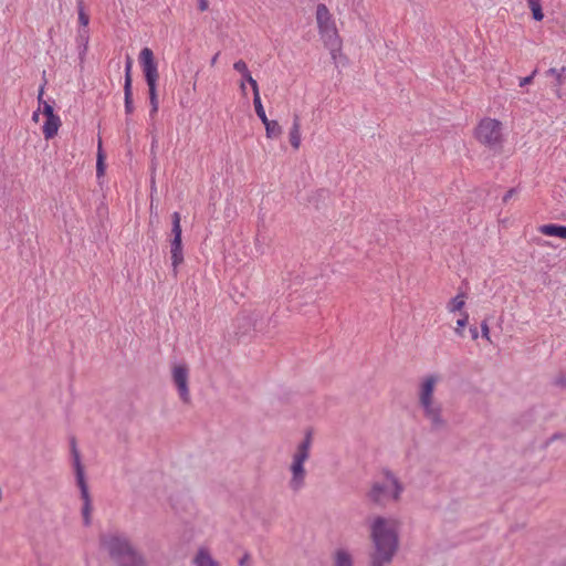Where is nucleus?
Here are the masks:
<instances>
[{"mask_svg": "<svg viewBox=\"0 0 566 566\" xmlns=\"http://www.w3.org/2000/svg\"><path fill=\"white\" fill-rule=\"evenodd\" d=\"M399 522L394 517L377 516L370 525L373 552L368 566H389L399 548Z\"/></svg>", "mask_w": 566, "mask_h": 566, "instance_id": "obj_1", "label": "nucleus"}, {"mask_svg": "<svg viewBox=\"0 0 566 566\" xmlns=\"http://www.w3.org/2000/svg\"><path fill=\"white\" fill-rule=\"evenodd\" d=\"M99 543L117 566H148L146 558L133 546L125 534H103Z\"/></svg>", "mask_w": 566, "mask_h": 566, "instance_id": "obj_2", "label": "nucleus"}, {"mask_svg": "<svg viewBox=\"0 0 566 566\" xmlns=\"http://www.w3.org/2000/svg\"><path fill=\"white\" fill-rule=\"evenodd\" d=\"M405 488L398 478L389 470L384 471V480L375 481L367 494L368 499L379 506L398 502Z\"/></svg>", "mask_w": 566, "mask_h": 566, "instance_id": "obj_3", "label": "nucleus"}, {"mask_svg": "<svg viewBox=\"0 0 566 566\" xmlns=\"http://www.w3.org/2000/svg\"><path fill=\"white\" fill-rule=\"evenodd\" d=\"M312 446V433L306 432L304 439L298 443L290 465L291 479L289 488L291 491L297 493L305 486L306 470L305 462L310 458V450Z\"/></svg>", "mask_w": 566, "mask_h": 566, "instance_id": "obj_4", "label": "nucleus"}, {"mask_svg": "<svg viewBox=\"0 0 566 566\" xmlns=\"http://www.w3.org/2000/svg\"><path fill=\"white\" fill-rule=\"evenodd\" d=\"M71 452H72L73 467H74L75 476H76V484L81 491V499L83 500V507H82L83 522H84V525L88 526L91 524V511H92L91 496H90L87 483L85 481L84 468L81 463V455L76 448V442H75L74 438H72V440H71Z\"/></svg>", "mask_w": 566, "mask_h": 566, "instance_id": "obj_5", "label": "nucleus"}, {"mask_svg": "<svg viewBox=\"0 0 566 566\" xmlns=\"http://www.w3.org/2000/svg\"><path fill=\"white\" fill-rule=\"evenodd\" d=\"M316 21L321 35L325 39L326 43L331 46H338V34L335 22L332 19L329 10L323 3L316 7Z\"/></svg>", "mask_w": 566, "mask_h": 566, "instance_id": "obj_6", "label": "nucleus"}, {"mask_svg": "<svg viewBox=\"0 0 566 566\" xmlns=\"http://www.w3.org/2000/svg\"><path fill=\"white\" fill-rule=\"evenodd\" d=\"M475 135L480 143L489 147H496L502 142L501 123L496 119L485 118L480 122Z\"/></svg>", "mask_w": 566, "mask_h": 566, "instance_id": "obj_7", "label": "nucleus"}, {"mask_svg": "<svg viewBox=\"0 0 566 566\" xmlns=\"http://www.w3.org/2000/svg\"><path fill=\"white\" fill-rule=\"evenodd\" d=\"M419 405L422 409L423 417L430 422L432 430L438 431L446 427L447 422L442 416V407L438 400L422 401L419 402Z\"/></svg>", "mask_w": 566, "mask_h": 566, "instance_id": "obj_8", "label": "nucleus"}, {"mask_svg": "<svg viewBox=\"0 0 566 566\" xmlns=\"http://www.w3.org/2000/svg\"><path fill=\"white\" fill-rule=\"evenodd\" d=\"M139 62L147 86H157L158 69L157 63L154 60V53L149 48H144L140 51Z\"/></svg>", "mask_w": 566, "mask_h": 566, "instance_id": "obj_9", "label": "nucleus"}, {"mask_svg": "<svg viewBox=\"0 0 566 566\" xmlns=\"http://www.w3.org/2000/svg\"><path fill=\"white\" fill-rule=\"evenodd\" d=\"M188 378V368L185 365H177L172 368L174 384L177 387L180 399L186 403L190 401Z\"/></svg>", "mask_w": 566, "mask_h": 566, "instance_id": "obj_10", "label": "nucleus"}, {"mask_svg": "<svg viewBox=\"0 0 566 566\" xmlns=\"http://www.w3.org/2000/svg\"><path fill=\"white\" fill-rule=\"evenodd\" d=\"M438 382V377L434 375L426 376L419 387V402L428 401L434 399L433 392L436 385Z\"/></svg>", "mask_w": 566, "mask_h": 566, "instance_id": "obj_11", "label": "nucleus"}, {"mask_svg": "<svg viewBox=\"0 0 566 566\" xmlns=\"http://www.w3.org/2000/svg\"><path fill=\"white\" fill-rule=\"evenodd\" d=\"M333 566H355L352 552L346 547H338L332 554Z\"/></svg>", "mask_w": 566, "mask_h": 566, "instance_id": "obj_12", "label": "nucleus"}, {"mask_svg": "<svg viewBox=\"0 0 566 566\" xmlns=\"http://www.w3.org/2000/svg\"><path fill=\"white\" fill-rule=\"evenodd\" d=\"M170 254H171V265L174 268V273L176 275L177 268L184 262L181 239H172L170 241Z\"/></svg>", "mask_w": 566, "mask_h": 566, "instance_id": "obj_13", "label": "nucleus"}, {"mask_svg": "<svg viewBox=\"0 0 566 566\" xmlns=\"http://www.w3.org/2000/svg\"><path fill=\"white\" fill-rule=\"evenodd\" d=\"M195 566H221L219 562H217L209 551L205 547H201L198 549L195 558H193Z\"/></svg>", "mask_w": 566, "mask_h": 566, "instance_id": "obj_14", "label": "nucleus"}, {"mask_svg": "<svg viewBox=\"0 0 566 566\" xmlns=\"http://www.w3.org/2000/svg\"><path fill=\"white\" fill-rule=\"evenodd\" d=\"M60 126H61V119L57 115L46 117V120L43 125V135H44L45 139L53 138L57 134Z\"/></svg>", "mask_w": 566, "mask_h": 566, "instance_id": "obj_15", "label": "nucleus"}, {"mask_svg": "<svg viewBox=\"0 0 566 566\" xmlns=\"http://www.w3.org/2000/svg\"><path fill=\"white\" fill-rule=\"evenodd\" d=\"M290 143L295 149H297L301 145V122L297 114L294 115L293 124L290 129Z\"/></svg>", "mask_w": 566, "mask_h": 566, "instance_id": "obj_16", "label": "nucleus"}, {"mask_svg": "<svg viewBox=\"0 0 566 566\" xmlns=\"http://www.w3.org/2000/svg\"><path fill=\"white\" fill-rule=\"evenodd\" d=\"M539 232L549 235V237H558L562 239H566V226L560 224H544L539 228Z\"/></svg>", "mask_w": 566, "mask_h": 566, "instance_id": "obj_17", "label": "nucleus"}, {"mask_svg": "<svg viewBox=\"0 0 566 566\" xmlns=\"http://www.w3.org/2000/svg\"><path fill=\"white\" fill-rule=\"evenodd\" d=\"M263 124L265 126L266 136L269 138H276L281 135L282 128L276 120L266 119V122H263Z\"/></svg>", "mask_w": 566, "mask_h": 566, "instance_id": "obj_18", "label": "nucleus"}, {"mask_svg": "<svg viewBox=\"0 0 566 566\" xmlns=\"http://www.w3.org/2000/svg\"><path fill=\"white\" fill-rule=\"evenodd\" d=\"M528 8L532 11L533 19L536 21H542L544 18L541 0H527Z\"/></svg>", "mask_w": 566, "mask_h": 566, "instance_id": "obj_19", "label": "nucleus"}, {"mask_svg": "<svg viewBox=\"0 0 566 566\" xmlns=\"http://www.w3.org/2000/svg\"><path fill=\"white\" fill-rule=\"evenodd\" d=\"M180 214L179 212H174L171 216V233L172 239H181V226H180Z\"/></svg>", "mask_w": 566, "mask_h": 566, "instance_id": "obj_20", "label": "nucleus"}, {"mask_svg": "<svg viewBox=\"0 0 566 566\" xmlns=\"http://www.w3.org/2000/svg\"><path fill=\"white\" fill-rule=\"evenodd\" d=\"M43 92H44V87L41 86L39 95H38V102L40 105H42V112L45 117L55 116L52 105H50L48 102H45L43 99Z\"/></svg>", "mask_w": 566, "mask_h": 566, "instance_id": "obj_21", "label": "nucleus"}, {"mask_svg": "<svg viewBox=\"0 0 566 566\" xmlns=\"http://www.w3.org/2000/svg\"><path fill=\"white\" fill-rule=\"evenodd\" d=\"M90 40L88 29H78L76 42L80 48H82V52L84 53L87 50V44Z\"/></svg>", "mask_w": 566, "mask_h": 566, "instance_id": "obj_22", "label": "nucleus"}, {"mask_svg": "<svg viewBox=\"0 0 566 566\" xmlns=\"http://www.w3.org/2000/svg\"><path fill=\"white\" fill-rule=\"evenodd\" d=\"M564 85H566V66L559 69L558 75L553 84V88L557 95H559V91Z\"/></svg>", "mask_w": 566, "mask_h": 566, "instance_id": "obj_23", "label": "nucleus"}, {"mask_svg": "<svg viewBox=\"0 0 566 566\" xmlns=\"http://www.w3.org/2000/svg\"><path fill=\"white\" fill-rule=\"evenodd\" d=\"M124 106H125V113L127 115L133 114V112H134L133 88H124Z\"/></svg>", "mask_w": 566, "mask_h": 566, "instance_id": "obj_24", "label": "nucleus"}, {"mask_svg": "<svg viewBox=\"0 0 566 566\" xmlns=\"http://www.w3.org/2000/svg\"><path fill=\"white\" fill-rule=\"evenodd\" d=\"M253 105L255 108V113H256L258 117L261 119V122L262 123L266 122V119H269V118L266 117L265 111L263 108L260 94L253 95Z\"/></svg>", "mask_w": 566, "mask_h": 566, "instance_id": "obj_25", "label": "nucleus"}, {"mask_svg": "<svg viewBox=\"0 0 566 566\" xmlns=\"http://www.w3.org/2000/svg\"><path fill=\"white\" fill-rule=\"evenodd\" d=\"M77 12H78V22L81 24V29H87V25L90 23V17L84 11V4L82 0H78L77 2Z\"/></svg>", "mask_w": 566, "mask_h": 566, "instance_id": "obj_26", "label": "nucleus"}, {"mask_svg": "<svg viewBox=\"0 0 566 566\" xmlns=\"http://www.w3.org/2000/svg\"><path fill=\"white\" fill-rule=\"evenodd\" d=\"M464 304H465L464 296L459 294L450 301V303L448 304L447 307H448L449 312H457V311H461L462 307L464 306Z\"/></svg>", "mask_w": 566, "mask_h": 566, "instance_id": "obj_27", "label": "nucleus"}, {"mask_svg": "<svg viewBox=\"0 0 566 566\" xmlns=\"http://www.w3.org/2000/svg\"><path fill=\"white\" fill-rule=\"evenodd\" d=\"M132 67H133V61L129 56H127L125 62V82H124V88H132Z\"/></svg>", "mask_w": 566, "mask_h": 566, "instance_id": "obj_28", "label": "nucleus"}, {"mask_svg": "<svg viewBox=\"0 0 566 566\" xmlns=\"http://www.w3.org/2000/svg\"><path fill=\"white\" fill-rule=\"evenodd\" d=\"M242 77H243L244 81H247L251 85L252 91H253V95L260 94L259 93V85H258L256 81L252 77L250 71L247 72V74H244Z\"/></svg>", "mask_w": 566, "mask_h": 566, "instance_id": "obj_29", "label": "nucleus"}, {"mask_svg": "<svg viewBox=\"0 0 566 566\" xmlns=\"http://www.w3.org/2000/svg\"><path fill=\"white\" fill-rule=\"evenodd\" d=\"M149 91V102L150 106H159L158 96H157V86H148Z\"/></svg>", "mask_w": 566, "mask_h": 566, "instance_id": "obj_30", "label": "nucleus"}, {"mask_svg": "<svg viewBox=\"0 0 566 566\" xmlns=\"http://www.w3.org/2000/svg\"><path fill=\"white\" fill-rule=\"evenodd\" d=\"M468 319H469V315H468V313H463V314H462V318L458 319V322H457V328H455V333H457L458 335L463 336V331H462V328L467 325Z\"/></svg>", "mask_w": 566, "mask_h": 566, "instance_id": "obj_31", "label": "nucleus"}, {"mask_svg": "<svg viewBox=\"0 0 566 566\" xmlns=\"http://www.w3.org/2000/svg\"><path fill=\"white\" fill-rule=\"evenodd\" d=\"M233 69H234L237 72L241 73V74H242V76H243L244 74H247V72H249L248 66H247V63H245L243 60H239V61H237V62L233 64Z\"/></svg>", "mask_w": 566, "mask_h": 566, "instance_id": "obj_32", "label": "nucleus"}, {"mask_svg": "<svg viewBox=\"0 0 566 566\" xmlns=\"http://www.w3.org/2000/svg\"><path fill=\"white\" fill-rule=\"evenodd\" d=\"M536 74H537V70L535 69V70L532 72V74H531V75H528V76H526V77H522V78L520 80V86H521V87H524V86H526V85L531 84V83L533 82L534 76H535Z\"/></svg>", "mask_w": 566, "mask_h": 566, "instance_id": "obj_33", "label": "nucleus"}, {"mask_svg": "<svg viewBox=\"0 0 566 566\" xmlns=\"http://www.w3.org/2000/svg\"><path fill=\"white\" fill-rule=\"evenodd\" d=\"M482 337L490 340V328L486 321L481 323Z\"/></svg>", "mask_w": 566, "mask_h": 566, "instance_id": "obj_34", "label": "nucleus"}, {"mask_svg": "<svg viewBox=\"0 0 566 566\" xmlns=\"http://www.w3.org/2000/svg\"><path fill=\"white\" fill-rule=\"evenodd\" d=\"M96 170L97 175L104 174V164H103V156L101 153H98L97 163H96Z\"/></svg>", "mask_w": 566, "mask_h": 566, "instance_id": "obj_35", "label": "nucleus"}, {"mask_svg": "<svg viewBox=\"0 0 566 566\" xmlns=\"http://www.w3.org/2000/svg\"><path fill=\"white\" fill-rule=\"evenodd\" d=\"M240 566H250L251 565V557L249 553H245L240 559H239Z\"/></svg>", "mask_w": 566, "mask_h": 566, "instance_id": "obj_36", "label": "nucleus"}, {"mask_svg": "<svg viewBox=\"0 0 566 566\" xmlns=\"http://www.w3.org/2000/svg\"><path fill=\"white\" fill-rule=\"evenodd\" d=\"M558 71H559V69L551 67L549 70H547V71L545 72V76H546V77L552 76V77H554V80H555V78L557 77V75H558Z\"/></svg>", "mask_w": 566, "mask_h": 566, "instance_id": "obj_37", "label": "nucleus"}, {"mask_svg": "<svg viewBox=\"0 0 566 566\" xmlns=\"http://www.w3.org/2000/svg\"><path fill=\"white\" fill-rule=\"evenodd\" d=\"M517 192L516 188L510 189L503 197V202H507L515 193Z\"/></svg>", "mask_w": 566, "mask_h": 566, "instance_id": "obj_38", "label": "nucleus"}, {"mask_svg": "<svg viewBox=\"0 0 566 566\" xmlns=\"http://www.w3.org/2000/svg\"><path fill=\"white\" fill-rule=\"evenodd\" d=\"M198 2H199L198 8L200 11L203 12V11L208 10V7H209L208 0H198Z\"/></svg>", "mask_w": 566, "mask_h": 566, "instance_id": "obj_39", "label": "nucleus"}, {"mask_svg": "<svg viewBox=\"0 0 566 566\" xmlns=\"http://www.w3.org/2000/svg\"><path fill=\"white\" fill-rule=\"evenodd\" d=\"M470 334H471V337L472 339H478L479 337V332H478V328L475 326H471L470 327Z\"/></svg>", "mask_w": 566, "mask_h": 566, "instance_id": "obj_40", "label": "nucleus"}, {"mask_svg": "<svg viewBox=\"0 0 566 566\" xmlns=\"http://www.w3.org/2000/svg\"><path fill=\"white\" fill-rule=\"evenodd\" d=\"M556 385L558 386H562V387H565L566 386V377L565 376H560L556 379Z\"/></svg>", "mask_w": 566, "mask_h": 566, "instance_id": "obj_41", "label": "nucleus"}, {"mask_svg": "<svg viewBox=\"0 0 566 566\" xmlns=\"http://www.w3.org/2000/svg\"><path fill=\"white\" fill-rule=\"evenodd\" d=\"M158 107H159V106H156V107L154 108V106H150L149 115H150V117H151V118H153V117L156 115V113L158 112Z\"/></svg>", "mask_w": 566, "mask_h": 566, "instance_id": "obj_42", "label": "nucleus"}, {"mask_svg": "<svg viewBox=\"0 0 566 566\" xmlns=\"http://www.w3.org/2000/svg\"><path fill=\"white\" fill-rule=\"evenodd\" d=\"M39 113H40V108L38 111H35L33 114H32V119L34 122H38L39 120Z\"/></svg>", "mask_w": 566, "mask_h": 566, "instance_id": "obj_43", "label": "nucleus"}, {"mask_svg": "<svg viewBox=\"0 0 566 566\" xmlns=\"http://www.w3.org/2000/svg\"><path fill=\"white\" fill-rule=\"evenodd\" d=\"M218 57H219V53H216V54L212 56V59H211V62H210V63H211V65H214V64L217 63Z\"/></svg>", "mask_w": 566, "mask_h": 566, "instance_id": "obj_44", "label": "nucleus"}, {"mask_svg": "<svg viewBox=\"0 0 566 566\" xmlns=\"http://www.w3.org/2000/svg\"><path fill=\"white\" fill-rule=\"evenodd\" d=\"M562 437H563L562 434H559V433H555V434L551 438V440H556V439H559V438H562Z\"/></svg>", "mask_w": 566, "mask_h": 566, "instance_id": "obj_45", "label": "nucleus"}, {"mask_svg": "<svg viewBox=\"0 0 566 566\" xmlns=\"http://www.w3.org/2000/svg\"><path fill=\"white\" fill-rule=\"evenodd\" d=\"M354 3L357 2V4H360L361 3V0H353Z\"/></svg>", "mask_w": 566, "mask_h": 566, "instance_id": "obj_46", "label": "nucleus"}, {"mask_svg": "<svg viewBox=\"0 0 566 566\" xmlns=\"http://www.w3.org/2000/svg\"><path fill=\"white\" fill-rule=\"evenodd\" d=\"M241 90H242V91H244V90H245L244 83H241Z\"/></svg>", "mask_w": 566, "mask_h": 566, "instance_id": "obj_47", "label": "nucleus"}]
</instances>
